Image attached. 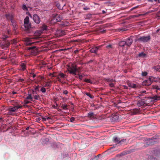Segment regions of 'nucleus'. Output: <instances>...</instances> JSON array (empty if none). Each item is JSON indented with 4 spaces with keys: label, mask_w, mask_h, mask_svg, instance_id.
Here are the masks:
<instances>
[{
    "label": "nucleus",
    "mask_w": 160,
    "mask_h": 160,
    "mask_svg": "<svg viewBox=\"0 0 160 160\" xmlns=\"http://www.w3.org/2000/svg\"><path fill=\"white\" fill-rule=\"evenodd\" d=\"M68 70L69 72L72 75H76V72H79L76 66L73 64H72L68 67Z\"/></svg>",
    "instance_id": "1"
},
{
    "label": "nucleus",
    "mask_w": 160,
    "mask_h": 160,
    "mask_svg": "<svg viewBox=\"0 0 160 160\" xmlns=\"http://www.w3.org/2000/svg\"><path fill=\"white\" fill-rule=\"evenodd\" d=\"M10 45V42L7 40H2L0 43V46L2 48L6 49Z\"/></svg>",
    "instance_id": "2"
},
{
    "label": "nucleus",
    "mask_w": 160,
    "mask_h": 160,
    "mask_svg": "<svg viewBox=\"0 0 160 160\" xmlns=\"http://www.w3.org/2000/svg\"><path fill=\"white\" fill-rule=\"evenodd\" d=\"M24 23L26 30H28L31 28V24L29 22V18L28 16L26 17L24 19Z\"/></svg>",
    "instance_id": "3"
},
{
    "label": "nucleus",
    "mask_w": 160,
    "mask_h": 160,
    "mask_svg": "<svg viewBox=\"0 0 160 160\" xmlns=\"http://www.w3.org/2000/svg\"><path fill=\"white\" fill-rule=\"evenodd\" d=\"M151 39L150 36H142L140 37L138 39V41H140L143 42H147L150 40Z\"/></svg>",
    "instance_id": "4"
},
{
    "label": "nucleus",
    "mask_w": 160,
    "mask_h": 160,
    "mask_svg": "<svg viewBox=\"0 0 160 160\" xmlns=\"http://www.w3.org/2000/svg\"><path fill=\"white\" fill-rule=\"evenodd\" d=\"M151 78L149 77L148 79L145 80L143 81L142 83V85L145 86L150 85L152 83Z\"/></svg>",
    "instance_id": "5"
},
{
    "label": "nucleus",
    "mask_w": 160,
    "mask_h": 160,
    "mask_svg": "<svg viewBox=\"0 0 160 160\" xmlns=\"http://www.w3.org/2000/svg\"><path fill=\"white\" fill-rule=\"evenodd\" d=\"M148 98L150 100V102L152 103L156 101L160 100V96L156 95L154 96L150 97Z\"/></svg>",
    "instance_id": "6"
},
{
    "label": "nucleus",
    "mask_w": 160,
    "mask_h": 160,
    "mask_svg": "<svg viewBox=\"0 0 160 160\" xmlns=\"http://www.w3.org/2000/svg\"><path fill=\"white\" fill-rule=\"evenodd\" d=\"M33 19L35 23L37 24H39L40 22V19L39 17L37 14L33 15Z\"/></svg>",
    "instance_id": "7"
},
{
    "label": "nucleus",
    "mask_w": 160,
    "mask_h": 160,
    "mask_svg": "<svg viewBox=\"0 0 160 160\" xmlns=\"http://www.w3.org/2000/svg\"><path fill=\"white\" fill-rule=\"evenodd\" d=\"M126 43V46L130 47L132 43L133 40L131 37L128 38L125 41Z\"/></svg>",
    "instance_id": "8"
},
{
    "label": "nucleus",
    "mask_w": 160,
    "mask_h": 160,
    "mask_svg": "<svg viewBox=\"0 0 160 160\" xmlns=\"http://www.w3.org/2000/svg\"><path fill=\"white\" fill-rule=\"evenodd\" d=\"M146 102L144 99H141L138 102V105L139 106L143 105L146 103Z\"/></svg>",
    "instance_id": "9"
},
{
    "label": "nucleus",
    "mask_w": 160,
    "mask_h": 160,
    "mask_svg": "<svg viewBox=\"0 0 160 160\" xmlns=\"http://www.w3.org/2000/svg\"><path fill=\"white\" fill-rule=\"evenodd\" d=\"M5 16L6 18H7V19L8 20H9L11 21H11H12L13 20V16L12 14H6L5 15Z\"/></svg>",
    "instance_id": "10"
},
{
    "label": "nucleus",
    "mask_w": 160,
    "mask_h": 160,
    "mask_svg": "<svg viewBox=\"0 0 160 160\" xmlns=\"http://www.w3.org/2000/svg\"><path fill=\"white\" fill-rule=\"evenodd\" d=\"M150 78H151V80L152 82H158L160 80V78L158 77H155L152 76L149 77Z\"/></svg>",
    "instance_id": "11"
},
{
    "label": "nucleus",
    "mask_w": 160,
    "mask_h": 160,
    "mask_svg": "<svg viewBox=\"0 0 160 160\" xmlns=\"http://www.w3.org/2000/svg\"><path fill=\"white\" fill-rule=\"evenodd\" d=\"M99 49V48L97 47L92 48L90 50V52L91 53L96 54Z\"/></svg>",
    "instance_id": "12"
},
{
    "label": "nucleus",
    "mask_w": 160,
    "mask_h": 160,
    "mask_svg": "<svg viewBox=\"0 0 160 160\" xmlns=\"http://www.w3.org/2000/svg\"><path fill=\"white\" fill-rule=\"evenodd\" d=\"M152 68L155 72H160V65H158L152 67Z\"/></svg>",
    "instance_id": "13"
},
{
    "label": "nucleus",
    "mask_w": 160,
    "mask_h": 160,
    "mask_svg": "<svg viewBox=\"0 0 160 160\" xmlns=\"http://www.w3.org/2000/svg\"><path fill=\"white\" fill-rule=\"evenodd\" d=\"M12 25L13 26V29L14 30H16L17 28V24L16 22L14 20L11 21Z\"/></svg>",
    "instance_id": "14"
},
{
    "label": "nucleus",
    "mask_w": 160,
    "mask_h": 160,
    "mask_svg": "<svg viewBox=\"0 0 160 160\" xmlns=\"http://www.w3.org/2000/svg\"><path fill=\"white\" fill-rule=\"evenodd\" d=\"M120 138H118L115 136L113 138V141L114 142L117 143L118 144H119V142L120 141Z\"/></svg>",
    "instance_id": "15"
},
{
    "label": "nucleus",
    "mask_w": 160,
    "mask_h": 160,
    "mask_svg": "<svg viewBox=\"0 0 160 160\" xmlns=\"http://www.w3.org/2000/svg\"><path fill=\"white\" fill-rule=\"evenodd\" d=\"M21 68L20 70L22 71H24L26 70V66L24 63H22L20 65Z\"/></svg>",
    "instance_id": "16"
},
{
    "label": "nucleus",
    "mask_w": 160,
    "mask_h": 160,
    "mask_svg": "<svg viewBox=\"0 0 160 160\" xmlns=\"http://www.w3.org/2000/svg\"><path fill=\"white\" fill-rule=\"evenodd\" d=\"M126 43L125 41H120L119 43V46L122 47H123L126 45Z\"/></svg>",
    "instance_id": "17"
},
{
    "label": "nucleus",
    "mask_w": 160,
    "mask_h": 160,
    "mask_svg": "<svg viewBox=\"0 0 160 160\" xmlns=\"http://www.w3.org/2000/svg\"><path fill=\"white\" fill-rule=\"evenodd\" d=\"M62 15H57L56 20L57 22H60L62 19Z\"/></svg>",
    "instance_id": "18"
},
{
    "label": "nucleus",
    "mask_w": 160,
    "mask_h": 160,
    "mask_svg": "<svg viewBox=\"0 0 160 160\" xmlns=\"http://www.w3.org/2000/svg\"><path fill=\"white\" fill-rule=\"evenodd\" d=\"M57 33L60 34V35L63 36L65 34V31L64 30H58L57 31Z\"/></svg>",
    "instance_id": "19"
},
{
    "label": "nucleus",
    "mask_w": 160,
    "mask_h": 160,
    "mask_svg": "<svg viewBox=\"0 0 160 160\" xmlns=\"http://www.w3.org/2000/svg\"><path fill=\"white\" fill-rule=\"evenodd\" d=\"M17 110V108H16V107L15 106L14 107L10 108L9 109V111L10 112H14L16 111Z\"/></svg>",
    "instance_id": "20"
},
{
    "label": "nucleus",
    "mask_w": 160,
    "mask_h": 160,
    "mask_svg": "<svg viewBox=\"0 0 160 160\" xmlns=\"http://www.w3.org/2000/svg\"><path fill=\"white\" fill-rule=\"evenodd\" d=\"M119 119V116L117 115L114 116L112 118V119L113 122H117Z\"/></svg>",
    "instance_id": "21"
},
{
    "label": "nucleus",
    "mask_w": 160,
    "mask_h": 160,
    "mask_svg": "<svg viewBox=\"0 0 160 160\" xmlns=\"http://www.w3.org/2000/svg\"><path fill=\"white\" fill-rule=\"evenodd\" d=\"M147 160H157V159L152 156H149L148 157Z\"/></svg>",
    "instance_id": "22"
},
{
    "label": "nucleus",
    "mask_w": 160,
    "mask_h": 160,
    "mask_svg": "<svg viewBox=\"0 0 160 160\" xmlns=\"http://www.w3.org/2000/svg\"><path fill=\"white\" fill-rule=\"evenodd\" d=\"M67 107V105L66 104H62L61 105V107L65 110H68Z\"/></svg>",
    "instance_id": "23"
},
{
    "label": "nucleus",
    "mask_w": 160,
    "mask_h": 160,
    "mask_svg": "<svg viewBox=\"0 0 160 160\" xmlns=\"http://www.w3.org/2000/svg\"><path fill=\"white\" fill-rule=\"evenodd\" d=\"M26 99H29L31 101H32V94H29L28 96L26 98Z\"/></svg>",
    "instance_id": "24"
},
{
    "label": "nucleus",
    "mask_w": 160,
    "mask_h": 160,
    "mask_svg": "<svg viewBox=\"0 0 160 160\" xmlns=\"http://www.w3.org/2000/svg\"><path fill=\"white\" fill-rule=\"evenodd\" d=\"M94 115V113L92 112H90L88 113L87 117L90 118H91Z\"/></svg>",
    "instance_id": "25"
},
{
    "label": "nucleus",
    "mask_w": 160,
    "mask_h": 160,
    "mask_svg": "<svg viewBox=\"0 0 160 160\" xmlns=\"http://www.w3.org/2000/svg\"><path fill=\"white\" fill-rule=\"evenodd\" d=\"M129 86L133 88H135L136 87V85L134 83H129L128 84Z\"/></svg>",
    "instance_id": "26"
},
{
    "label": "nucleus",
    "mask_w": 160,
    "mask_h": 160,
    "mask_svg": "<svg viewBox=\"0 0 160 160\" xmlns=\"http://www.w3.org/2000/svg\"><path fill=\"white\" fill-rule=\"evenodd\" d=\"M22 9L24 11H28V8L26 6V5L25 4H23L22 6Z\"/></svg>",
    "instance_id": "27"
},
{
    "label": "nucleus",
    "mask_w": 160,
    "mask_h": 160,
    "mask_svg": "<svg viewBox=\"0 0 160 160\" xmlns=\"http://www.w3.org/2000/svg\"><path fill=\"white\" fill-rule=\"evenodd\" d=\"M139 57H144L146 56V54L143 52L139 53L138 55Z\"/></svg>",
    "instance_id": "28"
},
{
    "label": "nucleus",
    "mask_w": 160,
    "mask_h": 160,
    "mask_svg": "<svg viewBox=\"0 0 160 160\" xmlns=\"http://www.w3.org/2000/svg\"><path fill=\"white\" fill-rule=\"evenodd\" d=\"M152 88L153 89H156L157 90H160V87L157 85H153L152 86Z\"/></svg>",
    "instance_id": "29"
},
{
    "label": "nucleus",
    "mask_w": 160,
    "mask_h": 160,
    "mask_svg": "<svg viewBox=\"0 0 160 160\" xmlns=\"http://www.w3.org/2000/svg\"><path fill=\"white\" fill-rule=\"evenodd\" d=\"M33 96L34 97V98L35 100H38L40 98V97L38 95H34Z\"/></svg>",
    "instance_id": "30"
},
{
    "label": "nucleus",
    "mask_w": 160,
    "mask_h": 160,
    "mask_svg": "<svg viewBox=\"0 0 160 160\" xmlns=\"http://www.w3.org/2000/svg\"><path fill=\"white\" fill-rule=\"evenodd\" d=\"M49 141V139L48 138H45L43 139L42 142L43 143H46L47 142H48Z\"/></svg>",
    "instance_id": "31"
},
{
    "label": "nucleus",
    "mask_w": 160,
    "mask_h": 160,
    "mask_svg": "<svg viewBox=\"0 0 160 160\" xmlns=\"http://www.w3.org/2000/svg\"><path fill=\"white\" fill-rule=\"evenodd\" d=\"M36 48V47L35 46L31 47H28V50H31L32 51H33Z\"/></svg>",
    "instance_id": "32"
},
{
    "label": "nucleus",
    "mask_w": 160,
    "mask_h": 160,
    "mask_svg": "<svg viewBox=\"0 0 160 160\" xmlns=\"http://www.w3.org/2000/svg\"><path fill=\"white\" fill-rule=\"evenodd\" d=\"M40 91L43 93H45L46 92V88L44 87H42L41 88Z\"/></svg>",
    "instance_id": "33"
},
{
    "label": "nucleus",
    "mask_w": 160,
    "mask_h": 160,
    "mask_svg": "<svg viewBox=\"0 0 160 160\" xmlns=\"http://www.w3.org/2000/svg\"><path fill=\"white\" fill-rule=\"evenodd\" d=\"M55 4L58 8L60 9V4L58 2H55Z\"/></svg>",
    "instance_id": "34"
},
{
    "label": "nucleus",
    "mask_w": 160,
    "mask_h": 160,
    "mask_svg": "<svg viewBox=\"0 0 160 160\" xmlns=\"http://www.w3.org/2000/svg\"><path fill=\"white\" fill-rule=\"evenodd\" d=\"M84 81L87 82L92 83V82L89 79H84Z\"/></svg>",
    "instance_id": "35"
},
{
    "label": "nucleus",
    "mask_w": 160,
    "mask_h": 160,
    "mask_svg": "<svg viewBox=\"0 0 160 160\" xmlns=\"http://www.w3.org/2000/svg\"><path fill=\"white\" fill-rule=\"evenodd\" d=\"M86 94L91 99H92L93 98V97L88 92H86Z\"/></svg>",
    "instance_id": "36"
},
{
    "label": "nucleus",
    "mask_w": 160,
    "mask_h": 160,
    "mask_svg": "<svg viewBox=\"0 0 160 160\" xmlns=\"http://www.w3.org/2000/svg\"><path fill=\"white\" fill-rule=\"evenodd\" d=\"M59 76L61 78H64L65 77V75L63 73H61L59 74Z\"/></svg>",
    "instance_id": "37"
},
{
    "label": "nucleus",
    "mask_w": 160,
    "mask_h": 160,
    "mask_svg": "<svg viewBox=\"0 0 160 160\" xmlns=\"http://www.w3.org/2000/svg\"><path fill=\"white\" fill-rule=\"evenodd\" d=\"M32 93L33 96L35 94H37V92L36 90H32Z\"/></svg>",
    "instance_id": "38"
},
{
    "label": "nucleus",
    "mask_w": 160,
    "mask_h": 160,
    "mask_svg": "<svg viewBox=\"0 0 160 160\" xmlns=\"http://www.w3.org/2000/svg\"><path fill=\"white\" fill-rule=\"evenodd\" d=\"M126 141V139H122L121 140L120 139V141L119 142V143H120L121 144H122V143L125 142Z\"/></svg>",
    "instance_id": "39"
},
{
    "label": "nucleus",
    "mask_w": 160,
    "mask_h": 160,
    "mask_svg": "<svg viewBox=\"0 0 160 160\" xmlns=\"http://www.w3.org/2000/svg\"><path fill=\"white\" fill-rule=\"evenodd\" d=\"M148 74V73L146 72H142V75L143 76H146Z\"/></svg>",
    "instance_id": "40"
},
{
    "label": "nucleus",
    "mask_w": 160,
    "mask_h": 160,
    "mask_svg": "<svg viewBox=\"0 0 160 160\" xmlns=\"http://www.w3.org/2000/svg\"><path fill=\"white\" fill-rule=\"evenodd\" d=\"M40 87V86H39L38 85V86H35V88L34 89V90H36V91H39V88Z\"/></svg>",
    "instance_id": "41"
},
{
    "label": "nucleus",
    "mask_w": 160,
    "mask_h": 160,
    "mask_svg": "<svg viewBox=\"0 0 160 160\" xmlns=\"http://www.w3.org/2000/svg\"><path fill=\"white\" fill-rule=\"evenodd\" d=\"M47 26L45 25H43L42 26V29L43 31L46 30L47 29Z\"/></svg>",
    "instance_id": "42"
},
{
    "label": "nucleus",
    "mask_w": 160,
    "mask_h": 160,
    "mask_svg": "<svg viewBox=\"0 0 160 160\" xmlns=\"http://www.w3.org/2000/svg\"><path fill=\"white\" fill-rule=\"evenodd\" d=\"M75 120V118L73 117H72L70 119V122H73Z\"/></svg>",
    "instance_id": "43"
},
{
    "label": "nucleus",
    "mask_w": 160,
    "mask_h": 160,
    "mask_svg": "<svg viewBox=\"0 0 160 160\" xmlns=\"http://www.w3.org/2000/svg\"><path fill=\"white\" fill-rule=\"evenodd\" d=\"M154 154H155V155L156 156H158V152H159V151L158 150H154Z\"/></svg>",
    "instance_id": "44"
},
{
    "label": "nucleus",
    "mask_w": 160,
    "mask_h": 160,
    "mask_svg": "<svg viewBox=\"0 0 160 160\" xmlns=\"http://www.w3.org/2000/svg\"><path fill=\"white\" fill-rule=\"evenodd\" d=\"M106 48H112V46L111 45H109L106 46Z\"/></svg>",
    "instance_id": "45"
},
{
    "label": "nucleus",
    "mask_w": 160,
    "mask_h": 160,
    "mask_svg": "<svg viewBox=\"0 0 160 160\" xmlns=\"http://www.w3.org/2000/svg\"><path fill=\"white\" fill-rule=\"evenodd\" d=\"M107 81L108 82H112L115 81V80L113 79H110L109 78L108 79Z\"/></svg>",
    "instance_id": "46"
},
{
    "label": "nucleus",
    "mask_w": 160,
    "mask_h": 160,
    "mask_svg": "<svg viewBox=\"0 0 160 160\" xmlns=\"http://www.w3.org/2000/svg\"><path fill=\"white\" fill-rule=\"evenodd\" d=\"M109 85L111 87H113L114 86V83L111 82L109 83Z\"/></svg>",
    "instance_id": "47"
},
{
    "label": "nucleus",
    "mask_w": 160,
    "mask_h": 160,
    "mask_svg": "<svg viewBox=\"0 0 160 160\" xmlns=\"http://www.w3.org/2000/svg\"><path fill=\"white\" fill-rule=\"evenodd\" d=\"M149 140L148 141V142H147V143H150V142H151L152 141V139L149 138ZM148 145H151V144H150L149 143V144H148Z\"/></svg>",
    "instance_id": "48"
},
{
    "label": "nucleus",
    "mask_w": 160,
    "mask_h": 160,
    "mask_svg": "<svg viewBox=\"0 0 160 160\" xmlns=\"http://www.w3.org/2000/svg\"><path fill=\"white\" fill-rule=\"evenodd\" d=\"M78 77H79V79L81 80L82 79L83 75H82L79 74Z\"/></svg>",
    "instance_id": "49"
},
{
    "label": "nucleus",
    "mask_w": 160,
    "mask_h": 160,
    "mask_svg": "<svg viewBox=\"0 0 160 160\" xmlns=\"http://www.w3.org/2000/svg\"><path fill=\"white\" fill-rule=\"evenodd\" d=\"M8 37V36L7 35H5L3 38V40H7V38Z\"/></svg>",
    "instance_id": "50"
},
{
    "label": "nucleus",
    "mask_w": 160,
    "mask_h": 160,
    "mask_svg": "<svg viewBox=\"0 0 160 160\" xmlns=\"http://www.w3.org/2000/svg\"><path fill=\"white\" fill-rule=\"evenodd\" d=\"M146 92V91H141V92H140L141 94H140V95L139 96L142 95V93H145Z\"/></svg>",
    "instance_id": "51"
},
{
    "label": "nucleus",
    "mask_w": 160,
    "mask_h": 160,
    "mask_svg": "<svg viewBox=\"0 0 160 160\" xmlns=\"http://www.w3.org/2000/svg\"><path fill=\"white\" fill-rule=\"evenodd\" d=\"M15 106L16 107V108H17V110L18 108H22V106L21 105L16 106Z\"/></svg>",
    "instance_id": "52"
},
{
    "label": "nucleus",
    "mask_w": 160,
    "mask_h": 160,
    "mask_svg": "<svg viewBox=\"0 0 160 160\" xmlns=\"http://www.w3.org/2000/svg\"><path fill=\"white\" fill-rule=\"evenodd\" d=\"M24 81V80L23 78H19L18 80V81L19 82H23Z\"/></svg>",
    "instance_id": "53"
},
{
    "label": "nucleus",
    "mask_w": 160,
    "mask_h": 160,
    "mask_svg": "<svg viewBox=\"0 0 160 160\" xmlns=\"http://www.w3.org/2000/svg\"><path fill=\"white\" fill-rule=\"evenodd\" d=\"M68 93V92L67 90H65L63 91V93L65 94H67Z\"/></svg>",
    "instance_id": "54"
},
{
    "label": "nucleus",
    "mask_w": 160,
    "mask_h": 160,
    "mask_svg": "<svg viewBox=\"0 0 160 160\" xmlns=\"http://www.w3.org/2000/svg\"><path fill=\"white\" fill-rule=\"evenodd\" d=\"M156 32L157 33H160V28L159 29H158L156 31Z\"/></svg>",
    "instance_id": "55"
},
{
    "label": "nucleus",
    "mask_w": 160,
    "mask_h": 160,
    "mask_svg": "<svg viewBox=\"0 0 160 160\" xmlns=\"http://www.w3.org/2000/svg\"><path fill=\"white\" fill-rule=\"evenodd\" d=\"M31 74H32V73H31ZM32 77L33 78H34L36 76V75L34 73H32Z\"/></svg>",
    "instance_id": "56"
},
{
    "label": "nucleus",
    "mask_w": 160,
    "mask_h": 160,
    "mask_svg": "<svg viewBox=\"0 0 160 160\" xmlns=\"http://www.w3.org/2000/svg\"><path fill=\"white\" fill-rule=\"evenodd\" d=\"M138 7V6H136V7H133V8H132L131 9V11H132V10H133L134 9H135V8H137Z\"/></svg>",
    "instance_id": "57"
},
{
    "label": "nucleus",
    "mask_w": 160,
    "mask_h": 160,
    "mask_svg": "<svg viewBox=\"0 0 160 160\" xmlns=\"http://www.w3.org/2000/svg\"><path fill=\"white\" fill-rule=\"evenodd\" d=\"M42 119H43V121H46L47 120V119H46V118H45L44 117H42Z\"/></svg>",
    "instance_id": "58"
},
{
    "label": "nucleus",
    "mask_w": 160,
    "mask_h": 160,
    "mask_svg": "<svg viewBox=\"0 0 160 160\" xmlns=\"http://www.w3.org/2000/svg\"><path fill=\"white\" fill-rule=\"evenodd\" d=\"M97 157L95 156H94V158H92V160H97Z\"/></svg>",
    "instance_id": "59"
},
{
    "label": "nucleus",
    "mask_w": 160,
    "mask_h": 160,
    "mask_svg": "<svg viewBox=\"0 0 160 160\" xmlns=\"http://www.w3.org/2000/svg\"><path fill=\"white\" fill-rule=\"evenodd\" d=\"M50 82H48L46 84V86H50Z\"/></svg>",
    "instance_id": "60"
},
{
    "label": "nucleus",
    "mask_w": 160,
    "mask_h": 160,
    "mask_svg": "<svg viewBox=\"0 0 160 160\" xmlns=\"http://www.w3.org/2000/svg\"><path fill=\"white\" fill-rule=\"evenodd\" d=\"M93 61V60H90V61H89L88 62V63H91V62H92Z\"/></svg>",
    "instance_id": "61"
},
{
    "label": "nucleus",
    "mask_w": 160,
    "mask_h": 160,
    "mask_svg": "<svg viewBox=\"0 0 160 160\" xmlns=\"http://www.w3.org/2000/svg\"><path fill=\"white\" fill-rule=\"evenodd\" d=\"M89 9L87 7H84V8H83V9L84 10H88V9Z\"/></svg>",
    "instance_id": "62"
},
{
    "label": "nucleus",
    "mask_w": 160,
    "mask_h": 160,
    "mask_svg": "<svg viewBox=\"0 0 160 160\" xmlns=\"http://www.w3.org/2000/svg\"><path fill=\"white\" fill-rule=\"evenodd\" d=\"M47 120H49L51 119V118L50 117H46Z\"/></svg>",
    "instance_id": "63"
},
{
    "label": "nucleus",
    "mask_w": 160,
    "mask_h": 160,
    "mask_svg": "<svg viewBox=\"0 0 160 160\" xmlns=\"http://www.w3.org/2000/svg\"><path fill=\"white\" fill-rule=\"evenodd\" d=\"M31 43L29 42H27V45H31Z\"/></svg>",
    "instance_id": "64"
}]
</instances>
